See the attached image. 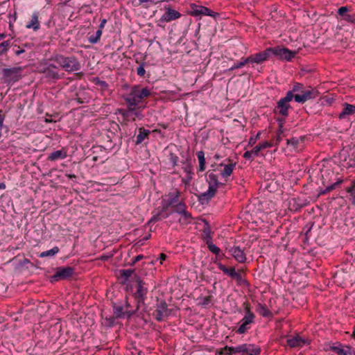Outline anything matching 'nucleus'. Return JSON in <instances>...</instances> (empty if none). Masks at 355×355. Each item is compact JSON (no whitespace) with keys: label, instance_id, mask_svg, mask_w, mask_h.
I'll return each instance as SVG.
<instances>
[{"label":"nucleus","instance_id":"52","mask_svg":"<svg viewBox=\"0 0 355 355\" xmlns=\"http://www.w3.org/2000/svg\"><path fill=\"white\" fill-rule=\"evenodd\" d=\"M178 160V157L176 155L173 153H170V161L173 164V166H175L177 164Z\"/></svg>","mask_w":355,"mask_h":355},{"label":"nucleus","instance_id":"63","mask_svg":"<svg viewBox=\"0 0 355 355\" xmlns=\"http://www.w3.org/2000/svg\"><path fill=\"white\" fill-rule=\"evenodd\" d=\"M109 258H110V257H109V256L103 255V256H101V259L102 261H106V260H107Z\"/></svg>","mask_w":355,"mask_h":355},{"label":"nucleus","instance_id":"51","mask_svg":"<svg viewBox=\"0 0 355 355\" xmlns=\"http://www.w3.org/2000/svg\"><path fill=\"white\" fill-rule=\"evenodd\" d=\"M137 73L141 77H143L145 75L146 71L144 69V64L140 65L137 69Z\"/></svg>","mask_w":355,"mask_h":355},{"label":"nucleus","instance_id":"12","mask_svg":"<svg viewBox=\"0 0 355 355\" xmlns=\"http://www.w3.org/2000/svg\"><path fill=\"white\" fill-rule=\"evenodd\" d=\"M191 15L193 16H200V15H207L216 17V16H218L219 14L217 12H214V11L211 10L207 7L202 6H198L196 4H191Z\"/></svg>","mask_w":355,"mask_h":355},{"label":"nucleus","instance_id":"10","mask_svg":"<svg viewBox=\"0 0 355 355\" xmlns=\"http://www.w3.org/2000/svg\"><path fill=\"white\" fill-rule=\"evenodd\" d=\"M75 268L71 266L58 267L55 273L51 277V282H57L62 279H67L74 274Z\"/></svg>","mask_w":355,"mask_h":355},{"label":"nucleus","instance_id":"13","mask_svg":"<svg viewBox=\"0 0 355 355\" xmlns=\"http://www.w3.org/2000/svg\"><path fill=\"white\" fill-rule=\"evenodd\" d=\"M318 92L314 89L311 88L308 90L301 91V94L294 95L293 98L297 103H304L306 101L315 98L318 96Z\"/></svg>","mask_w":355,"mask_h":355},{"label":"nucleus","instance_id":"49","mask_svg":"<svg viewBox=\"0 0 355 355\" xmlns=\"http://www.w3.org/2000/svg\"><path fill=\"white\" fill-rule=\"evenodd\" d=\"M348 10H349V8L347 6H342L338 9V13L340 16L344 17L345 15H347V12H348Z\"/></svg>","mask_w":355,"mask_h":355},{"label":"nucleus","instance_id":"18","mask_svg":"<svg viewBox=\"0 0 355 355\" xmlns=\"http://www.w3.org/2000/svg\"><path fill=\"white\" fill-rule=\"evenodd\" d=\"M230 252L234 258L239 263H244L246 260L244 251L239 246H234L230 249Z\"/></svg>","mask_w":355,"mask_h":355},{"label":"nucleus","instance_id":"26","mask_svg":"<svg viewBox=\"0 0 355 355\" xmlns=\"http://www.w3.org/2000/svg\"><path fill=\"white\" fill-rule=\"evenodd\" d=\"M204 222H205V227H204L203 232H202V238L205 241L206 243L209 241H212V238H211L212 232L211 230L210 226L206 220H204Z\"/></svg>","mask_w":355,"mask_h":355},{"label":"nucleus","instance_id":"33","mask_svg":"<svg viewBox=\"0 0 355 355\" xmlns=\"http://www.w3.org/2000/svg\"><path fill=\"white\" fill-rule=\"evenodd\" d=\"M197 157L199 160V168L200 171H203L205 169V158L203 151H199L197 153Z\"/></svg>","mask_w":355,"mask_h":355},{"label":"nucleus","instance_id":"15","mask_svg":"<svg viewBox=\"0 0 355 355\" xmlns=\"http://www.w3.org/2000/svg\"><path fill=\"white\" fill-rule=\"evenodd\" d=\"M272 146V144L271 142L265 141L262 144H260L257 146H256L254 148H253L251 150L245 151L243 154V157L247 159H250L253 156H257L259 155V153L263 149H266L267 148H270Z\"/></svg>","mask_w":355,"mask_h":355},{"label":"nucleus","instance_id":"7","mask_svg":"<svg viewBox=\"0 0 355 355\" xmlns=\"http://www.w3.org/2000/svg\"><path fill=\"white\" fill-rule=\"evenodd\" d=\"M245 315L241 320V324L239 326L236 332L240 334L245 333L250 329V324L254 322V314L250 311L248 303H244Z\"/></svg>","mask_w":355,"mask_h":355},{"label":"nucleus","instance_id":"27","mask_svg":"<svg viewBox=\"0 0 355 355\" xmlns=\"http://www.w3.org/2000/svg\"><path fill=\"white\" fill-rule=\"evenodd\" d=\"M26 27L27 28H33L34 31H37L40 28V22L37 13H34L32 15L30 22H28Z\"/></svg>","mask_w":355,"mask_h":355},{"label":"nucleus","instance_id":"5","mask_svg":"<svg viewBox=\"0 0 355 355\" xmlns=\"http://www.w3.org/2000/svg\"><path fill=\"white\" fill-rule=\"evenodd\" d=\"M294 94L292 92H288L285 97L281 98L275 107L274 112L278 113L282 116H287L288 115V110L291 108L289 103L293 100Z\"/></svg>","mask_w":355,"mask_h":355},{"label":"nucleus","instance_id":"21","mask_svg":"<svg viewBox=\"0 0 355 355\" xmlns=\"http://www.w3.org/2000/svg\"><path fill=\"white\" fill-rule=\"evenodd\" d=\"M56 69L57 67L55 65L49 64L44 69L43 73L45 74L46 78L57 80L60 78V76L56 71Z\"/></svg>","mask_w":355,"mask_h":355},{"label":"nucleus","instance_id":"16","mask_svg":"<svg viewBox=\"0 0 355 355\" xmlns=\"http://www.w3.org/2000/svg\"><path fill=\"white\" fill-rule=\"evenodd\" d=\"M241 354L242 355H259L261 348L253 344H243L240 345Z\"/></svg>","mask_w":355,"mask_h":355},{"label":"nucleus","instance_id":"59","mask_svg":"<svg viewBox=\"0 0 355 355\" xmlns=\"http://www.w3.org/2000/svg\"><path fill=\"white\" fill-rule=\"evenodd\" d=\"M166 259V255L165 254H163V253L160 254L159 259V262H160L161 264L163 263V261Z\"/></svg>","mask_w":355,"mask_h":355},{"label":"nucleus","instance_id":"32","mask_svg":"<svg viewBox=\"0 0 355 355\" xmlns=\"http://www.w3.org/2000/svg\"><path fill=\"white\" fill-rule=\"evenodd\" d=\"M218 268L222 270L225 274L227 275L230 277L235 275V268H227L225 266L223 265L222 263H218Z\"/></svg>","mask_w":355,"mask_h":355},{"label":"nucleus","instance_id":"17","mask_svg":"<svg viewBox=\"0 0 355 355\" xmlns=\"http://www.w3.org/2000/svg\"><path fill=\"white\" fill-rule=\"evenodd\" d=\"M181 14L171 7L166 8L165 13L160 18L161 21L168 22L180 18Z\"/></svg>","mask_w":355,"mask_h":355},{"label":"nucleus","instance_id":"53","mask_svg":"<svg viewBox=\"0 0 355 355\" xmlns=\"http://www.w3.org/2000/svg\"><path fill=\"white\" fill-rule=\"evenodd\" d=\"M119 112L121 113L124 116H128L130 112L134 113L137 116L139 115V112H137V110L135 112H131L129 110L128 111L120 110Z\"/></svg>","mask_w":355,"mask_h":355},{"label":"nucleus","instance_id":"2","mask_svg":"<svg viewBox=\"0 0 355 355\" xmlns=\"http://www.w3.org/2000/svg\"><path fill=\"white\" fill-rule=\"evenodd\" d=\"M135 279L137 283V289L135 293V297L137 300V305L135 311H128L125 312V313L128 315V317H130L135 314L137 311H139L141 306H143V311H146V304L144 303V300L148 292L147 288L144 286V283L139 276L135 275Z\"/></svg>","mask_w":355,"mask_h":355},{"label":"nucleus","instance_id":"4","mask_svg":"<svg viewBox=\"0 0 355 355\" xmlns=\"http://www.w3.org/2000/svg\"><path fill=\"white\" fill-rule=\"evenodd\" d=\"M207 174V182L209 183V189L206 192L201 193L198 196V200L202 203H203L204 201H208L211 198H213L216 192L218 186L220 184H222L218 181V177L214 172L209 171Z\"/></svg>","mask_w":355,"mask_h":355},{"label":"nucleus","instance_id":"42","mask_svg":"<svg viewBox=\"0 0 355 355\" xmlns=\"http://www.w3.org/2000/svg\"><path fill=\"white\" fill-rule=\"evenodd\" d=\"M168 207H166L164 205H162V208L159 209L161 213V217L163 218H168L173 211H168Z\"/></svg>","mask_w":355,"mask_h":355},{"label":"nucleus","instance_id":"46","mask_svg":"<svg viewBox=\"0 0 355 355\" xmlns=\"http://www.w3.org/2000/svg\"><path fill=\"white\" fill-rule=\"evenodd\" d=\"M183 168H184V171L189 175V178L191 179V166L189 162L184 163Z\"/></svg>","mask_w":355,"mask_h":355},{"label":"nucleus","instance_id":"57","mask_svg":"<svg viewBox=\"0 0 355 355\" xmlns=\"http://www.w3.org/2000/svg\"><path fill=\"white\" fill-rule=\"evenodd\" d=\"M282 134L277 133V136L275 138V145H278L279 143L282 141Z\"/></svg>","mask_w":355,"mask_h":355},{"label":"nucleus","instance_id":"56","mask_svg":"<svg viewBox=\"0 0 355 355\" xmlns=\"http://www.w3.org/2000/svg\"><path fill=\"white\" fill-rule=\"evenodd\" d=\"M210 301H211V297H210V296L205 297H204V298H203V300H202V305H207V304H209Z\"/></svg>","mask_w":355,"mask_h":355},{"label":"nucleus","instance_id":"47","mask_svg":"<svg viewBox=\"0 0 355 355\" xmlns=\"http://www.w3.org/2000/svg\"><path fill=\"white\" fill-rule=\"evenodd\" d=\"M302 89L303 85L300 83H297L293 86V89L291 92H292V94H293V92H301V91H303Z\"/></svg>","mask_w":355,"mask_h":355},{"label":"nucleus","instance_id":"30","mask_svg":"<svg viewBox=\"0 0 355 355\" xmlns=\"http://www.w3.org/2000/svg\"><path fill=\"white\" fill-rule=\"evenodd\" d=\"M257 311L263 317H268L271 315L270 311L267 308V306L261 304H258Z\"/></svg>","mask_w":355,"mask_h":355},{"label":"nucleus","instance_id":"29","mask_svg":"<svg viewBox=\"0 0 355 355\" xmlns=\"http://www.w3.org/2000/svg\"><path fill=\"white\" fill-rule=\"evenodd\" d=\"M236 165V163H230L228 164L224 165V169L221 171L220 174L223 177H228L230 176L232 173V171L234 170V168ZM220 166H223V164H221Z\"/></svg>","mask_w":355,"mask_h":355},{"label":"nucleus","instance_id":"14","mask_svg":"<svg viewBox=\"0 0 355 355\" xmlns=\"http://www.w3.org/2000/svg\"><path fill=\"white\" fill-rule=\"evenodd\" d=\"M270 49L268 48L265 51L252 55L247 58V62L249 63L259 64L268 59L270 55Z\"/></svg>","mask_w":355,"mask_h":355},{"label":"nucleus","instance_id":"19","mask_svg":"<svg viewBox=\"0 0 355 355\" xmlns=\"http://www.w3.org/2000/svg\"><path fill=\"white\" fill-rule=\"evenodd\" d=\"M343 110L339 114L338 118L340 119H345L347 118V116L352 115L355 114V105H351L347 103H343Z\"/></svg>","mask_w":355,"mask_h":355},{"label":"nucleus","instance_id":"35","mask_svg":"<svg viewBox=\"0 0 355 355\" xmlns=\"http://www.w3.org/2000/svg\"><path fill=\"white\" fill-rule=\"evenodd\" d=\"M120 275L124 282L128 280L129 277L135 272V269L121 270Z\"/></svg>","mask_w":355,"mask_h":355},{"label":"nucleus","instance_id":"58","mask_svg":"<svg viewBox=\"0 0 355 355\" xmlns=\"http://www.w3.org/2000/svg\"><path fill=\"white\" fill-rule=\"evenodd\" d=\"M107 22V20L105 19H103L101 21V24L99 25V28L100 30L102 31V29L104 28L105 24Z\"/></svg>","mask_w":355,"mask_h":355},{"label":"nucleus","instance_id":"34","mask_svg":"<svg viewBox=\"0 0 355 355\" xmlns=\"http://www.w3.org/2000/svg\"><path fill=\"white\" fill-rule=\"evenodd\" d=\"M59 252L58 247L55 246L49 250L42 252L40 254V257H53Z\"/></svg>","mask_w":355,"mask_h":355},{"label":"nucleus","instance_id":"3","mask_svg":"<svg viewBox=\"0 0 355 355\" xmlns=\"http://www.w3.org/2000/svg\"><path fill=\"white\" fill-rule=\"evenodd\" d=\"M54 60L66 71L72 72L80 69V63L75 56H64L58 55Z\"/></svg>","mask_w":355,"mask_h":355},{"label":"nucleus","instance_id":"1","mask_svg":"<svg viewBox=\"0 0 355 355\" xmlns=\"http://www.w3.org/2000/svg\"><path fill=\"white\" fill-rule=\"evenodd\" d=\"M150 95V90L145 87L141 88L139 85L134 86L130 94L125 98V101L129 107V110L135 112L144 107V105H140L143 99Z\"/></svg>","mask_w":355,"mask_h":355},{"label":"nucleus","instance_id":"43","mask_svg":"<svg viewBox=\"0 0 355 355\" xmlns=\"http://www.w3.org/2000/svg\"><path fill=\"white\" fill-rule=\"evenodd\" d=\"M10 46V42L4 41L0 44V55L6 53Z\"/></svg>","mask_w":355,"mask_h":355},{"label":"nucleus","instance_id":"38","mask_svg":"<svg viewBox=\"0 0 355 355\" xmlns=\"http://www.w3.org/2000/svg\"><path fill=\"white\" fill-rule=\"evenodd\" d=\"M303 206L304 204L298 203L295 199H293L292 201L289 202L290 209L294 211L300 210Z\"/></svg>","mask_w":355,"mask_h":355},{"label":"nucleus","instance_id":"60","mask_svg":"<svg viewBox=\"0 0 355 355\" xmlns=\"http://www.w3.org/2000/svg\"><path fill=\"white\" fill-rule=\"evenodd\" d=\"M232 278H234V279H236L237 280H240L241 279V275L240 273L237 272L235 271V275L234 276H232L231 277Z\"/></svg>","mask_w":355,"mask_h":355},{"label":"nucleus","instance_id":"64","mask_svg":"<svg viewBox=\"0 0 355 355\" xmlns=\"http://www.w3.org/2000/svg\"><path fill=\"white\" fill-rule=\"evenodd\" d=\"M66 176L68 177L70 179H72V178H76V175H73V174H66Z\"/></svg>","mask_w":355,"mask_h":355},{"label":"nucleus","instance_id":"61","mask_svg":"<svg viewBox=\"0 0 355 355\" xmlns=\"http://www.w3.org/2000/svg\"><path fill=\"white\" fill-rule=\"evenodd\" d=\"M285 118L284 116H283L282 118H278L277 119V121L279 123V124H281V125H284V123L285 122Z\"/></svg>","mask_w":355,"mask_h":355},{"label":"nucleus","instance_id":"31","mask_svg":"<svg viewBox=\"0 0 355 355\" xmlns=\"http://www.w3.org/2000/svg\"><path fill=\"white\" fill-rule=\"evenodd\" d=\"M181 215L182 218L179 220L180 223L184 225H187L191 222L193 217L191 213L185 210Z\"/></svg>","mask_w":355,"mask_h":355},{"label":"nucleus","instance_id":"22","mask_svg":"<svg viewBox=\"0 0 355 355\" xmlns=\"http://www.w3.org/2000/svg\"><path fill=\"white\" fill-rule=\"evenodd\" d=\"M330 349L338 355H354L352 352V348L349 346L343 347L341 345L338 346H331Z\"/></svg>","mask_w":355,"mask_h":355},{"label":"nucleus","instance_id":"54","mask_svg":"<svg viewBox=\"0 0 355 355\" xmlns=\"http://www.w3.org/2000/svg\"><path fill=\"white\" fill-rule=\"evenodd\" d=\"M343 18H344L345 20H346L348 22H352L353 23L355 21L354 17L350 15H349V14L345 15Z\"/></svg>","mask_w":355,"mask_h":355},{"label":"nucleus","instance_id":"24","mask_svg":"<svg viewBox=\"0 0 355 355\" xmlns=\"http://www.w3.org/2000/svg\"><path fill=\"white\" fill-rule=\"evenodd\" d=\"M241 347L240 345L234 347H229L225 346V347L222 348L219 352L220 355H232L234 354L240 353L241 354Z\"/></svg>","mask_w":355,"mask_h":355},{"label":"nucleus","instance_id":"23","mask_svg":"<svg viewBox=\"0 0 355 355\" xmlns=\"http://www.w3.org/2000/svg\"><path fill=\"white\" fill-rule=\"evenodd\" d=\"M169 199L164 202L166 207H174L177 203H179L180 191H175L174 193H171L168 195Z\"/></svg>","mask_w":355,"mask_h":355},{"label":"nucleus","instance_id":"40","mask_svg":"<svg viewBox=\"0 0 355 355\" xmlns=\"http://www.w3.org/2000/svg\"><path fill=\"white\" fill-rule=\"evenodd\" d=\"M207 247L209 250L215 254H218L220 252V250L218 247H217L216 245H214L212 241H207Z\"/></svg>","mask_w":355,"mask_h":355},{"label":"nucleus","instance_id":"28","mask_svg":"<svg viewBox=\"0 0 355 355\" xmlns=\"http://www.w3.org/2000/svg\"><path fill=\"white\" fill-rule=\"evenodd\" d=\"M67 155L66 152L58 150H55V151L51 153V154H49V155L48 157V160L55 161L58 159H64V158L67 157Z\"/></svg>","mask_w":355,"mask_h":355},{"label":"nucleus","instance_id":"20","mask_svg":"<svg viewBox=\"0 0 355 355\" xmlns=\"http://www.w3.org/2000/svg\"><path fill=\"white\" fill-rule=\"evenodd\" d=\"M287 343L291 347L293 348L302 347L305 344H309L310 342L309 340L303 339L302 338L297 335L293 338L288 339Z\"/></svg>","mask_w":355,"mask_h":355},{"label":"nucleus","instance_id":"9","mask_svg":"<svg viewBox=\"0 0 355 355\" xmlns=\"http://www.w3.org/2000/svg\"><path fill=\"white\" fill-rule=\"evenodd\" d=\"M157 302L156 309L153 315L157 321H162L171 314V310L168 309V304L164 300L159 301L157 299Z\"/></svg>","mask_w":355,"mask_h":355},{"label":"nucleus","instance_id":"50","mask_svg":"<svg viewBox=\"0 0 355 355\" xmlns=\"http://www.w3.org/2000/svg\"><path fill=\"white\" fill-rule=\"evenodd\" d=\"M260 135L261 132H259L255 136V137H251L249 140L248 145L253 146L256 143L257 140L260 138Z\"/></svg>","mask_w":355,"mask_h":355},{"label":"nucleus","instance_id":"45","mask_svg":"<svg viewBox=\"0 0 355 355\" xmlns=\"http://www.w3.org/2000/svg\"><path fill=\"white\" fill-rule=\"evenodd\" d=\"M248 63H249V62H247V58H246L243 61L239 62H238L236 64H234V65L233 67H232L230 69L231 70H234L235 69L241 68V67H243L244 65H245Z\"/></svg>","mask_w":355,"mask_h":355},{"label":"nucleus","instance_id":"37","mask_svg":"<svg viewBox=\"0 0 355 355\" xmlns=\"http://www.w3.org/2000/svg\"><path fill=\"white\" fill-rule=\"evenodd\" d=\"M173 208H174V210L173 211L176 212L180 215L183 212H184L185 210H187V206L182 202H180L179 203H177Z\"/></svg>","mask_w":355,"mask_h":355},{"label":"nucleus","instance_id":"55","mask_svg":"<svg viewBox=\"0 0 355 355\" xmlns=\"http://www.w3.org/2000/svg\"><path fill=\"white\" fill-rule=\"evenodd\" d=\"M143 258H144L143 255H141V254L137 255V257H135L134 258V259L132 260V263H130V265L133 266L136 262L141 260Z\"/></svg>","mask_w":355,"mask_h":355},{"label":"nucleus","instance_id":"39","mask_svg":"<svg viewBox=\"0 0 355 355\" xmlns=\"http://www.w3.org/2000/svg\"><path fill=\"white\" fill-rule=\"evenodd\" d=\"M102 35V31L98 29L96 32L94 36L92 35L89 37V42L92 44H96L97 43L100 39L101 36Z\"/></svg>","mask_w":355,"mask_h":355},{"label":"nucleus","instance_id":"6","mask_svg":"<svg viewBox=\"0 0 355 355\" xmlns=\"http://www.w3.org/2000/svg\"><path fill=\"white\" fill-rule=\"evenodd\" d=\"M22 68L20 67L12 68H4L2 70V79L6 83H15L18 81L21 76L20 74Z\"/></svg>","mask_w":355,"mask_h":355},{"label":"nucleus","instance_id":"62","mask_svg":"<svg viewBox=\"0 0 355 355\" xmlns=\"http://www.w3.org/2000/svg\"><path fill=\"white\" fill-rule=\"evenodd\" d=\"M284 125H281V124H279V130H278V132L277 133H279V134H283L284 133Z\"/></svg>","mask_w":355,"mask_h":355},{"label":"nucleus","instance_id":"48","mask_svg":"<svg viewBox=\"0 0 355 355\" xmlns=\"http://www.w3.org/2000/svg\"><path fill=\"white\" fill-rule=\"evenodd\" d=\"M299 144V139L297 138H291L290 139H287V144L292 145L295 148Z\"/></svg>","mask_w":355,"mask_h":355},{"label":"nucleus","instance_id":"8","mask_svg":"<svg viewBox=\"0 0 355 355\" xmlns=\"http://www.w3.org/2000/svg\"><path fill=\"white\" fill-rule=\"evenodd\" d=\"M269 49L270 55L273 54L277 58L287 61H290L297 53V51H292L287 48L279 46Z\"/></svg>","mask_w":355,"mask_h":355},{"label":"nucleus","instance_id":"36","mask_svg":"<svg viewBox=\"0 0 355 355\" xmlns=\"http://www.w3.org/2000/svg\"><path fill=\"white\" fill-rule=\"evenodd\" d=\"M123 308L122 306H117L116 304L113 305L114 314L116 318H122L125 315L123 312Z\"/></svg>","mask_w":355,"mask_h":355},{"label":"nucleus","instance_id":"44","mask_svg":"<svg viewBox=\"0 0 355 355\" xmlns=\"http://www.w3.org/2000/svg\"><path fill=\"white\" fill-rule=\"evenodd\" d=\"M162 219V218L161 217V213H160V211H159V209L157 210V212L156 214H155L152 218L148 220V225H150V223H155V222H157V221H159Z\"/></svg>","mask_w":355,"mask_h":355},{"label":"nucleus","instance_id":"25","mask_svg":"<svg viewBox=\"0 0 355 355\" xmlns=\"http://www.w3.org/2000/svg\"><path fill=\"white\" fill-rule=\"evenodd\" d=\"M150 133V131L149 130H146L144 128H140L139 129V134L137 135V139L135 141L136 144H139L142 143V141L146 138H148Z\"/></svg>","mask_w":355,"mask_h":355},{"label":"nucleus","instance_id":"41","mask_svg":"<svg viewBox=\"0 0 355 355\" xmlns=\"http://www.w3.org/2000/svg\"><path fill=\"white\" fill-rule=\"evenodd\" d=\"M347 192L350 194L352 196V203L355 205V181L353 182V184L352 187L347 188Z\"/></svg>","mask_w":355,"mask_h":355},{"label":"nucleus","instance_id":"11","mask_svg":"<svg viewBox=\"0 0 355 355\" xmlns=\"http://www.w3.org/2000/svg\"><path fill=\"white\" fill-rule=\"evenodd\" d=\"M324 175H326L327 176H329L331 175H333L334 173H333V171H331L330 170H327L324 172V174H322V184H323V185H326L327 184H328V185L326 187V188L324 189H320V191H319V196L324 195L326 193H330L331 191L334 190L337 187L340 186L342 184V182H343L342 179L338 178L334 182H329V181L327 182L324 178Z\"/></svg>","mask_w":355,"mask_h":355}]
</instances>
